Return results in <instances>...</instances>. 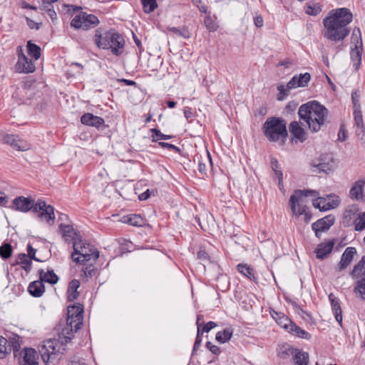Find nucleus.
<instances>
[{
  "mask_svg": "<svg viewBox=\"0 0 365 365\" xmlns=\"http://www.w3.org/2000/svg\"><path fill=\"white\" fill-rule=\"evenodd\" d=\"M308 196L316 197L312 202L314 207L319 209L321 211L328 210H325L327 206L324 207L327 204V197H320L319 192L314 190H297L289 198V205L293 215L299 216L305 213V197Z\"/></svg>",
  "mask_w": 365,
  "mask_h": 365,
  "instance_id": "obj_4",
  "label": "nucleus"
},
{
  "mask_svg": "<svg viewBox=\"0 0 365 365\" xmlns=\"http://www.w3.org/2000/svg\"><path fill=\"white\" fill-rule=\"evenodd\" d=\"M334 216L330 215L314 222L312 227L314 230L316 236L319 237L322 232L328 230L334 225Z\"/></svg>",
  "mask_w": 365,
  "mask_h": 365,
  "instance_id": "obj_12",
  "label": "nucleus"
},
{
  "mask_svg": "<svg viewBox=\"0 0 365 365\" xmlns=\"http://www.w3.org/2000/svg\"><path fill=\"white\" fill-rule=\"evenodd\" d=\"M217 327V324L214 322H209L202 327V332H209L212 329Z\"/></svg>",
  "mask_w": 365,
  "mask_h": 365,
  "instance_id": "obj_62",
  "label": "nucleus"
},
{
  "mask_svg": "<svg viewBox=\"0 0 365 365\" xmlns=\"http://www.w3.org/2000/svg\"><path fill=\"white\" fill-rule=\"evenodd\" d=\"M80 287V282L77 279H73L68 284L67 289V300L73 302L76 299L79 295L78 289Z\"/></svg>",
  "mask_w": 365,
  "mask_h": 365,
  "instance_id": "obj_26",
  "label": "nucleus"
},
{
  "mask_svg": "<svg viewBox=\"0 0 365 365\" xmlns=\"http://www.w3.org/2000/svg\"><path fill=\"white\" fill-rule=\"evenodd\" d=\"M298 81H297V76H294L288 83H287V88L288 89H293L296 88L297 87H301L299 85H298Z\"/></svg>",
  "mask_w": 365,
  "mask_h": 365,
  "instance_id": "obj_60",
  "label": "nucleus"
},
{
  "mask_svg": "<svg viewBox=\"0 0 365 365\" xmlns=\"http://www.w3.org/2000/svg\"><path fill=\"white\" fill-rule=\"evenodd\" d=\"M12 253V247L10 244L5 243L0 247V256L4 259L9 258Z\"/></svg>",
  "mask_w": 365,
  "mask_h": 365,
  "instance_id": "obj_42",
  "label": "nucleus"
},
{
  "mask_svg": "<svg viewBox=\"0 0 365 365\" xmlns=\"http://www.w3.org/2000/svg\"><path fill=\"white\" fill-rule=\"evenodd\" d=\"M28 255L19 254L16 259V264L21 266L26 272L31 271V259H34L36 261H39L35 257L36 250L33 248L32 246L29 244L27 245Z\"/></svg>",
  "mask_w": 365,
  "mask_h": 365,
  "instance_id": "obj_11",
  "label": "nucleus"
},
{
  "mask_svg": "<svg viewBox=\"0 0 365 365\" xmlns=\"http://www.w3.org/2000/svg\"><path fill=\"white\" fill-rule=\"evenodd\" d=\"M351 57L352 61L354 62V65L357 66L361 63V53L359 48H354L351 51Z\"/></svg>",
  "mask_w": 365,
  "mask_h": 365,
  "instance_id": "obj_53",
  "label": "nucleus"
},
{
  "mask_svg": "<svg viewBox=\"0 0 365 365\" xmlns=\"http://www.w3.org/2000/svg\"><path fill=\"white\" fill-rule=\"evenodd\" d=\"M289 132L295 138L298 139L300 142H304L306 140L305 131L297 121H292L290 123Z\"/></svg>",
  "mask_w": 365,
  "mask_h": 365,
  "instance_id": "obj_25",
  "label": "nucleus"
},
{
  "mask_svg": "<svg viewBox=\"0 0 365 365\" xmlns=\"http://www.w3.org/2000/svg\"><path fill=\"white\" fill-rule=\"evenodd\" d=\"M353 113H354V118L355 128L364 126L361 109L360 110H354Z\"/></svg>",
  "mask_w": 365,
  "mask_h": 365,
  "instance_id": "obj_46",
  "label": "nucleus"
},
{
  "mask_svg": "<svg viewBox=\"0 0 365 365\" xmlns=\"http://www.w3.org/2000/svg\"><path fill=\"white\" fill-rule=\"evenodd\" d=\"M237 271L240 274H251L252 272H253L252 268H251L250 266H248L246 264H239L237 266Z\"/></svg>",
  "mask_w": 365,
  "mask_h": 365,
  "instance_id": "obj_56",
  "label": "nucleus"
},
{
  "mask_svg": "<svg viewBox=\"0 0 365 365\" xmlns=\"http://www.w3.org/2000/svg\"><path fill=\"white\" fill-rule=\"evenodd\" d=\"M98 24L99 20L95 15L81 11L73 18L71 26L76 29L88 30Z\"/></svg>",
  "mask_w": 365,
  "mask_h": 365,
  "instance_id": "obj_9",
  "label": "nucleus"
},
{
  "mask_svg": "<svg viewBox=\"0 0 365 365\" xmlns=\"http://www.w3.org/2000/svg\"><path fill=\"white\" fill-rule=\"evenodd\" d=\"M365 180H359L356 181L349 190V195L351 200L356 201L364 200V186Z\"/></svg>",
  "mask_w": 365,
  "mask_h": 365,
  "instance_id": "obj_16",
  "label": "nucleus"
},
{
  "mask_svg": "<svg viewBox=\"0 0 365 365\" xmlns=\"http://www.w3.org/2000/svg\"><path fill=\"white\" fill-rule=\"evenodd\" d=\"M351 101L353 103L354 110H360V94L358 91H355L351 93Z\"/></svg>",
  "mask_w": 365,
  "mask_h": 365,
  "instance_id": "obj_48",
  "label": "nucleus"
},
{
  "mask_svg": "<svg viewBox=\"0 0 365 365\" xmlns=\"http://www.w3.org/2000/svg\"><path fill=\"white\" fill-rule=\"evenodd\" d=\"M197 258L204 262V264H202V267L205 272L211 271L210 267H217L216 264L210 260L208 254L204 250H200L197 252Z\"/></svg>",
  "mask_w": 365,
  "mask_h": 365,
  "instance_id": "obj_29",
  "label": "nucleus"
},
{
  "mask_svg": "<svg viewBox=\"0 0 365 365\" xmlns=\"http://www.w3.org/2000/svg\"><path fill=\"white\" fill-rule=\"evenodd\" d=\"M206 347L214 354L217 355L220 352V348L217 346L212 344L210 341H207L206 343Z\"/></svg>",
  "mask_w": 365,
  "mask_h": 365,
  "instance_id": "obj_59",
  "label": "nucleus"
},
{
  "mask_svg": "<svg viewBox=\"0 0 365 365\" xmlns=\"http://www.w3.org/2000/svg\"><path fill=\"white\" fill-rule=\"evenodd\" d=\"M313 166L317 169L319 173L323 172L327 173L334 168V161L332 158H328L325 161L322 159H318L312 163Z\"/></svg>",
  "mask_w": 365,
  "mask_h": 365,
  "instance_id": "obj_23",
  "label": "nucleus"
},
{
  "mask_svg": "<svg viewBox=\"0 0 365 365\" xmlns=\"http://www.w3.org/2000/svg\"><path fill=\"white\" fill-rule=\"evenodd\" d=\"M81 122L83 125L93 126L96 128H100L105 123L104 120L102 118L94 115L90 113H87L83 115L81 118Z\"/></svg>",
  "mask_w": 365,
  "mask_h": 365,
  "instance_id": "obj_19",
  "label": "nucleus"
},
{
  "mask_svg": "<svg viewBox=\"0 0 365 365\" xmlns=\"http://www.w3.org/2000/svg\"><path fill=\"white\" fill-rule=\"evenodd\" d=\"M301 120L307 123L312 132H318L325 123L328 115L327 109L316 101L302 105L298 110Z\"/></svg>",
  "mask_w": 365,
  "mask_h": 365,
  "instance_id": "obj_3",
  "label": "nucleus"
},
{
  "mask_svg": "<svg viewBox=\"0 0 365 365\" xmlns=\"http://www.w3.org/2000/svg\"><path fill=\"white\" fill-rule=\"evenodd\" d=\"M14 148L19 151H26L31 149V145L26 141L23 140L17 137V140L14 146Z\"/></svg>",
  "mask_w": 365,
  "mask_h": 365,
  "instance_id": "obj_41",
  "label": "nucleus"
},
{
  "mask_svg": "<svg viewBox=\"0 0 365 365\" xmlns=\"http://www.w3.org/2000/svg\"><path fill=\"white\" fill-rule=\"evenodd\" d=\"M277 90L279 92L277 96V99L279 101H282L286 96H287L289 95V91H290V89H288L287 85L284 86L283 84L278 85Z\"/></svg>",
  "mask_w": 365,
  "mask_h": 365,
  "instance_id": "obj_50",
  "label": "nucleus"
},
{
  "mask_svg": "<svg viewBox=\"0 0 365 365\" xmlns=\"http://www.w3.org/2000/svg\"><path fill=\"white\" fill-rule=\"evenodd\" d=\"M353 15L347 8L331 10L328 16L324 19V36L332 41H340L350 33L348 25L352 21Z\"/></svg>",
  "mask_w": 365,
  "mask_h": 365,
  "instance_id": "obj_1",
  "label": "nucleus"
},
{
  "mask_svg": "<svg viewBox=\"0 0 365 365\" xmlns=\"http://www.w3.org/2000/svg\"><path fill=\"white\" fill-rule=\"evenodd\" d=\"M358 212L359 207L356 205L352 204L347 205L344 212V222H346V223L349 224L355 218Z\"/></svg>",
  "mask_w": 365,
  "mask_h": 365,
  "instance_id": "obj_28",
  "label": "nucleus"
},
{
  "mask_svg": "<svg viewBox=\"0 0 365 365\" xmlns=\"http://www.w3.org/2000/svg\"><path fill=\"white\" fill-rule=\"evenodd\" d=\"M122 222L128 225L141 227L145 224L144 219L138 215H128L122 217Z\"/></svg>",
  "mask_w": 365,
  "mask_h": 365,
  "instance_id": "obj_27",
  "label": "nucleus"
},
{
  "mask_svg": "<svg viewBox=\"0 0 365 365\" xmlns=\"http://www.w3.org/2000/svg\"><path fill=\"white\" fill-rule=\"evenodd\" d=\"M263 130L264 135L270 141L283 140L287 135L285 121L276 117L267 118L263 125Z\"/></svg>",
  "mask_w": 365,
  "mask_h": 365,
  "instance_id": "obj_7",
  "label": "nucleus"
},
{
  "mask_svg": "<svg viewBox=\"0 0 365 365\" xmlns=\"http://www.w3.org/2000/svg\"><path fill=\"white\" fill-rule=\"evenodd\" d=\"M327 204H326L327 205L324 206V207L325 206H327L325 210H329L336 208L341 203V198L339 197V196H338L335 194H330V195H327Z\"/></svg>",
  "mask_w": 365,
  "mask_h": 365,
  "instance_id": "obj_33",
  "label": "nucleus"
},
{
  "mask_svg": "<svg viewBox=\"0 0 365 365\" xmlns=\"http://www.w3.org/2000/svg\"><path fill=\"white\" fill-rule=\"evenodd\" d=\"M295 365H308L309 361V354L306 351L299 350L293 358Z\"/></svg>",
  "mask_w": 365,
  "mask_h": 365,
  "instance_id": "obj_30",
  "label": "nucleus"
},
{
  "mask_svg": "<svg viewBox=\"0 0 365 365\" xmlns=\"http://www.w3.org/2000/svg\"><path fill=\"white\" fill-rule=\"evenodd\" d=\"M94 41L99 48H110L112 53L115 56L122 53V48L125 43L123 38L120 34L113 31L102 33L101 29L96 30Z\"/></svg>",
  "mask_w": 365,
  "mask_h": 365,
  "instance_id": "obj_6",
  "label": "nucleus"
},
{
  "mask_svg": "<svg viewBox=\"0 0 365 365\" xmlns=\"http://www.w3.org/2000/svg\"><path fill=\"white\" fill-rule=\"evenodd\" d=\"M73 247L74 252L71 255V258L74 262L83 265V274H93L101 271L98 264H93L99 257V252L94 246L80 238L78 241L74 242Z\"/></svg>",
  "mask_w": 365,
  "mask_h": 365,
  "instance_id": "obj_2",
  "label": "nucleus"
},
{
  "mask_svg": "<svg viewBox=\"0 0 365 365\" xmlns=\"http://www.w3.org/2000/svg\"><path fill=\"white\" fill-rule=\"evenodd\" d=\"M16 70L19 73H31L36 70L34 63L26 56H21L15 65Z\"/></svg>",
  "mask_w": 365,
  "mask_h": 365,
  "instance_id": "obj_15",
  "label": "nucleus"
},
{
  "mask_svg": "<svg viewBox=\"0 0 365 365\" xmlns=\"http://www.w3.org/2000/svg\"><path fill=\"white\" fill-rule=\"evenodd\" d=\"M329 300L331 303V309L334 314L336 322L340 326L342 324V311L340 306L339 300L333 293L329 294Z\"/></svg>",
  "mask_w": 365,
  "mask_h": 365,
  "instance_id": "obj_20",
  "label": "nucleus"
},
{
  "mask_svg": "<svg viewBox=\"0 0 365 365\" xmlns=\"http://www.w3.org/2000/svg\"><path fill=\"white\" fill-rule=\"evenodd\" d=\"M9 344L6 346L8 347V354H9L13 349L14 356H16V353L19 351L21 345L19 343V336L15 335L9 339Z\"/></svg>",
  "mask_w": 365,
  "mask_h": 365,
  "instance_id": "obj_35",
  "label": "nucleus"
},
{
  "mask_svg": "<svg viewBox=\"0 0 365 365\" xmlns=\"http://www.w3.org/2000/svg\"><path fill=\"white\" fill-rule=\"evenodd\" d=\"M334 244L335 242L334 240H329L319 245L315 250L317 257L322 259L327 257L332 251Z\"/></svg>",
  "mask_w": 365,
  "mask_h": 365,
  "instance_id": "obj_21",
  "label": "nucleus"
},
{
  "mask_svg": "<svg viewBox=\"0 0 365 365\" xmlns=\"http://www.w3.org/2000/svg\"><path fill=\"white\" fill-rule=\"evenodd\" d=\"M28 291L34 297H41L45 292L44 284L41 279L31 282L28 287Z\"/></svg>",
  "mask_w": 365,
  "mask_h": 365,
  "instance_id": "obj_24",
  "label": "nucleus"
},
{
  "mask_svg": "<svg viewBox=\"0 0 365 365\" xmlns=\"http://www.w3.org/2000/svg\"><path fill=\"white\" fill-rule=\"evenodd\" d=\"M275 176L278 178V185L280 190H282L283 187L282 181H283V174L281 170H278L277 171H274Z\"/></svg>",
  "mask_w": 365,
  "mask_h": 365,
  "instance_id": "obj_64",
  "label": "nucleus"
},
{
  "mask_svg": "<svg viewBox=\"0 0 365 365\" xmlns=\"http://www.w3.org/2000/svg\"><path fill=\"white\" fill-rule=\"evenodd\" d=\"M194 161L197 163L198 170L202 174L206 173L207 164L212 165L211 157L207 150H206L204 156L196 155L194 158Z\"/></svg>",
  "mask_w": 365,
  "mask_h": 365,
  "instance_id": "obj_22",
  "label": "nucleus"
},
{
  "mask_svg": "<svg viewBox=\"0 0 365 365\" xmlns=\"http://www.w3.org/2000/svg\"><path fill=\"white\" fill-rule=\"evenodd\" d=\"M289 332L299 337L302 339H308L311 337V335L309 333L306 331L305 330L301 329L299 326L296 325L295 324H290V327H289Z\"/></svg>",
  "mask_w": 365,
  "mask_h": 365,
  "instance_id": "obj_32",
  "label": "nucleus"
},
{
  "mask_svg": "<svg viewBox=\"0 0 365 365\" xmlns=\"http://www.w3.org/2000/svg\"><path fill=\"white\" fill-rule=\"evenodd\" d=\"M355 132L358 138L361 140V144L365 147V128L363 127L355 128Z\"/></svg>",
  "mask_w": 365,
  "mask_h": 365,
  "instance_id": "obj_55",
  "label": "nucleus"
},
{
  "mask_svg": "<svg viewBox=\"0 0 365 365\" xmlns=\"http://www.w3.org/2000/svg\"><path fill=\"white\" fill-rule=\"evenodd\" d=\"M28 54L32 56L35 60H38L41 57V48L31 41L27 42Z\"/></svg>",
  "mask_w": 365,
  "mask_h": 365,
  "instance_id": "obj_34",
  "label": "nucleus"
},
{
  "mask_svg": "<svg viewBox=\"0 0 365 365\" xmlns=\"http://www.w3.org/2000/svg\"><path fill=\"white\" fill-rule=\"evenodd\" d=\"M205 25L210 31H214L217 29V24L210 16H207L204 20Z\"/></svg>",
  "mask_w": 365,
  "mask_h": 365,
  "instance_id": "obj_54",
  "label": "nucleus"
},
{
  "mask_svg": "<svg viewBox=\"0 0 365 365\" xmlns=\"http://www.w3.org/2000/svg\"><path fill=\"white\" fill-rule=\"evenodd\" d=\"M56 339H48L43 342L39 347L41 359L46 365H56L62 357L61 346Z\"/></svg>",
  "mask_w": 365,
  "mask_h": 365,
  "instance_id": "obj_8",
  "label": "nucleus"
},
{
  "mask_svg": "<svg viewBox=\"0 0 365 365\" xmlns=\"http://www.w3.org/2000/svg\"><path fill=\"white\" fill-rule=\"evenodd\" d=\"M37 359L36 351L32 348H26L23 358L19 361V365H38Z\"/></svg>",
  "mask_w": 365,
  "mask_h": 365,
  "instance_id": "obj_18",
  "label": "nucleus"
},
{
  "mask_svg": "<svg viewBox=\"0 0 365 365\" xmlns=\"http://www.w3.org/2000/svg\"><path fill=\"white\" fill-rule=\"evenodd\" d=\"M158 145L163 148H168L170 150H173L176 152L180 151V149L177 146L168 143L159 142Z\"/></svg>",
  "mask_w": 365,
  "mask_h": 365,
  "instance_id": "obj_61",
  "label": "nucleus"
},
{
  "mask_svg": "<svg viewBox=\"0 0 365 365\" xmlns=\"http://www.w3.org/2000/svg\"><path fill=\"white\" fill-rule=\"evenodd\" d=\"M310 78L311 76L309 73L300 74L299 76H297L298 85H299L301 87L306 86L310 81Z\"/></svg>",
  "mask_w": 365,
  "mask_h": 365,
  "instance_id": "obj_51",
  "label": "nucleus"
},
{
  "mask_svg": "<svg viewBox=\"0 0 365 365\" xmlns=\"http://www.w3.org/2000/svg\"><path fill=\"white\" fill-rule=\"evenodd\" d=\"M62 237L65 241L68 242H72L73 245L74 242L78 241L81 237L79 232H78L72 225H60L59 226Z\"/></svg>",
  "mask_w": 365,
  "mask_h": 365,
  "instance_id": "obj_14",
  "label": "nucleus"
},
{
  "mask_svg": "<svg viewBox=\"0 0 365 365\" xmlns=\"http://www.w3.org/2000/svg\"><path fill=\"white\" fill-rule=\"evenodd\" d=\"M322 11L321 6L319 4L309 3L306 6V14L312 16H317Z\"/></svg>",
  "mask_w": 365,
  "mask_h": 365,
  "instance_id": "obj_38",
  "label": "nucleus"
},
{
  "mask_svg": "<svg viewBox=\"0 0 365 365\" xmlns=\"http://www.w3.org/2000/svg\"><path fill=\"white\" fill-rule=\"evenodd\" d=\"M168 30L177 36H182L184 38H190V32L187 29H183L182 30L179 29L176 27H169Z\"/></svg>",
  "mask_w": 365,
  "mask_h": 365,
  "instance_id": "obj_47",
  "label": "nucleus"
},
{
  "mask_svg": "<svg viewBox=\"0 0 365 365\" xmlns=\"http://www.w3.org/2000/svg\"><path fill=\"white\" fill-rule=\"evenodd\" d=\"M8 343V340L0 336V359H4L8 354V347L6 344Z\"/></svg>",
  "mask_w": 365,
  "mask_h": 365,
  "instance_id": "obj_45",
  "label": "nucleus"
},
{
  "mask_svg": "<svg viewBox=\"0 0 365 365\" xmlns=\"http://www.w3.org/2000/svg\"><path fill=\"white\" fill-rule=\"evenodd\" d=\"M143 11L146 14L153 12L157 7L156 0H140Z\"/></svg>",
  "mask_w": 365,
  "mask_h": 365,
  "instance_id": "obj_37",
  "label": "nucleus"
},
{
  "mask_svg": "<svg viewBox=\"0 0 365 365\" xmlns=\"http://www.w3.org/2000/svg\"><path fill=\"white\" fill-rule=\"evenodd\" d=\"M275 314L277 317H274L272 315L273 318L275 319L276 322L279 325H280L282 327L284 328L287 331H289L290 327V324H292L293 323L291 322L289 319H288L285 315L279 316V314L275 312Z\"/></svg>",
  "mask_w": 365,
  "mask_h": 365,
  "instance_id": "obj_36",
  "label": "nucleus"
},
{
  "mask_svg": "<svg viewBox=\"0 0 365 365\" xmlns=\"http://www.w3.org/2000/svg\"><path fill=\"white\" fill-rule=\"evenodd\" d=\"M355 290L358 291L361 294H365V278H362L357 282Z\"/></svg>",
  "mask_w": 365,
  "mask_h": 365,
  "instance_id": "obj_58",
  "label": "nucleus"
},
{
  "mask_svg": "<svg viewBox=\"0 0 365 365\" xmlns=\"http://www.w3.org/2000/svg\"><path fill=\"white\" fill-rule=\"evenodd\" d=\"M35 204L32 199L19 196L13 200V208L19 212H27L31 209L34 210Z\"/></svg>",
  "mask_w": 365,
  "mask_h": 365,
  "instance_id": "obj_13",
  "label": "nucleus"
},
{
  "mask_svg": "<svg viewBox=\"0 0 365 365\" xmlns=\"http://www.w3.org/2000/svg\"><path fill=\"white\" fill-rule=\"evenodd\" d=\"M43 282H48L51 284H55L58 281V275H39Z\"/></svg>",
  "mask_w": 365,
  "mask_h": 365,
  "instance_id": "obj_52",
  "label": "nucleus"
},
{
  "mask_svg": "<svg viewBox=\"0 0 365 365\" xmlns=\"http://www.w3.org/2000/svg\"><path fill=\"white\" fill-rule=\"evenodd\" d=\"M365 273V255L362 256L359 262L354 267L351 274Z\"/></svg>",
  "mask_w": 365,
  "mask_h": 365,
  "instance_id": "obj_44",
  "label": "nucleus"
},
{
  "mask_svg": "<svg viewBox=\"0 0 365 365\" xmlns=\"http://www.w3.org/2000/svg\"><path fill=\"white\" fill-rule=\"evenodd\" d=\"M351 43L354 44L356 48H359L362 46L361 31L359 28H355L353 30L351 35Z\"/></svg>",
  "mask_w": 365,
  "mask_h": 365,
  "instance_id": "obj_39",
  "label": "nucleus"
},
{
  "mask_svg": "<svg viewBox=\"0 0 365 365\" xmlns=\"http://www.w3.org/2000/svg\"><path fill=\"white\" fill-rule=\"evenodd\" d=\"M83 306L80 303L74 304L68 307V317L66 319L67 327L63 330L61 334L63 338L61 339V344H66L71 341L73 333L76 332L83 325Z\"/></svg>",
  "mask_w": 365,
  "mask_h": 365,
  "instance_id": "obj_5",
  "label": "nucleus"
},
{
  "mask_svg": "<svg viewBox=\"0 0 365 365\" xmlns=\"http://www.w3.org/2000/svg\"><path fill=\"white\" fill-rule=\"evenodd\" d=\"M346 139V131L344 125H341L338 133V140L344 141Z\"/></svg>",
  "mask_w": 365,
  "mask_h": 365,
  "instance_id": "obj_63",
  "label": "nucleus"
},
{
  "mask_svg": "<svg viewBox=\"0 0 365 365\" xmlns=\"http://www.w3.org/2000/svg\"><path fill=\"white\" fill-rule=\"evenodd\" d=\"M299 349H294L290 346L284 347V349L279 352V356L282 359H287L289 356H292L294 358V354H296Z\"/></svg>",
  "mask_w": 365,
  "mask_h": 365,
  "instance_id": "obj_43",
  "label": "nucleus"
},
{
  "mask_svg": "<svg viewBox=\"0 0 365 365\" xmlns=\"http://www.w3.org/2000/svg\"><path fill=\"white\" fill-rule=\"evenodd\" d=\"M356 255V249L354 247H348L343 252L341 260L338 264L339 271H342L346 268L352 262L354 256Z\"/></svg>",
  "mask_w": 365,
  "mask_h": 365,
  "instance_id": "obj_17",
  "label": "nucleus"
},
{
  "mask_svg": "<svg viewBox=\"0 0 365 365\" xmlns=\"http://www.w3.org/2000/svg\"><path fill=\"white\" fill-rule=\"evenodd\" d=\"M152 135V140L153 142H158L160 140H169L172 138V135H164L158 129L153 128L150 130Z\"/></svg>",
  "mask_w": 365,
  "mask_h": 365,
  "instance_id": "obj_40",
  "label": "nucleus"
},
{
  "mask_svg": "<svg viewBox=\"0 0 365 365\" xmlns=\"http://www.w3.org/2000/svg\"><path fill=\"white\" fill-rule=\"evenodd\" d=\"M17 135H6L4 137V142L10 145L14 148L17 140Z\"/></svg>",
  "mask_w": 365,
  "mask_h": 365,
  "instance_id": "obj_57",
  "label": "nucleus"
},
{
  "mask_svg": "<svg viewBox=\"0 0 365 365\" xmlns=\"http://www.w3.org/2000/svg\"><path fill=\"white\" fill-rule=\"evenodd\" d=\"M233 329L232 328H225L223 331L216 334L215 339L218 342L224 344L231 339Z\"/></svg>",
  "mask_w": 365,
  "mask_h": 365,
  "instance_id": "obj_31",
  "label": "nucleus"
},
{
  "mask_svg": "<svg viewBox=\"0 0 365 365\" xmlns=\"http://www.w3.org/2000/svg\"><path fill=\"white\" fill-rule=\"evenodd\" d=\"M34 212L38 213V216L44 219L48 223H53L55 219L54 209L51 205H46L44 201L38 200L35 204Z\"/></svg>",
  "mask_w": 365,
  "mask_h": 365,
  "instance_id": "obj_10",
  "label": "nucleus"
},
{
  "mask_svg": "<svg viewBox=\"0 0 365 365\" xmlns=\"http://www.w3.org/2000/svg\"><path fill=\"white\" fill-rule=\"evenodd\" d=\"M365 229V212H363L355 221V230L362 231Z\"/></svg>",
  "mask_w": 365,
  "mask_h": 365,
  "instance_id": "obj_49",
  "label": "nucleus"
}]
</instances>
